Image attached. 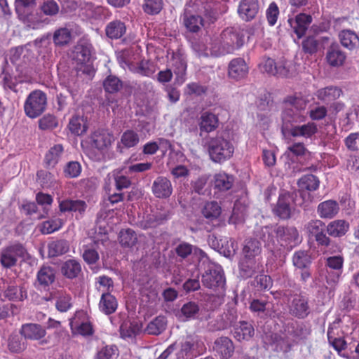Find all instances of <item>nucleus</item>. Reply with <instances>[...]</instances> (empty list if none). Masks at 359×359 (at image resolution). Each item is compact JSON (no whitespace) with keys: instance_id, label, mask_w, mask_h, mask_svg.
<instances>
[{"instance_id":"nucleus-3","label":"nucleus","mask_w":359,"mask_h":359,"mask_svg":"<svg viewBox=\"0 0 359 359\" xmlns=\"http://www.w3.org/2000/svg\"><path fill=\"white\" fill-rule=\"evenodd\" d=\"M285 109L282 112L281 130L284 135L286 131L298 123L306 121V116L302 110L306 107V102L298 97H290L285 100Z\"/></svg>"},{"instance_id":"nucleus-17","label":"nucleus","mask_w":359,"mask_h":359,"mask_svg":"<svg viewBox=\"0 0 359 359\" xmlns=\"http://www.w3.org/2000/svg\"><path fill=\"white\" fill-rule=\"evenodd\" d=\"M260 9L258 0H241L238 8L240 18L246 22L256 18Z\"/></svg>"},{"instance_id":"nucleus-30","label":"nucleus","mask_w":359,"mask_h":359,"mask_svg":"<svg viewBox=\"0 0 359 359\" xmlns=\"http://www.w3.org/2000/svg\"><path fill=\"white\" fill-rule=\"evenodd\" d=\"M118 307V302L116 297L109 292H104L102 294L99 302V309L106 315L114 313Z\"/></svg>"},{"instance_id":"nucleus-36","label":"nucleus","mask_w":359,"mask_h":359,"mask_svg":"<svg viewBox=\"0 0 359 359\" xmlns=\"http://www.w3.org/2000/svg\"><path fill=\"white\" fill-rule=\"evenodd\" d=\"M233 183V176L225 172L216 174L214 177V189L218 191L223 192L229 190Z\"/></svg>"},{"instance_id":"nucleus-51","label":"nucleus","mask_w":359,"mask_h":359,"mask_svg":"<svg viewBox=\"0 0 359 359\" xmlns=\"http://www.w3.org/2000/svg\"><path fill=\"white\" fill-rule=\"evenodd\" d=\"M194 343L192 341H185L180 344V347L176 353L177 359H193L194 353Z\"/></svg>"},{"instance_id":"nucleus-53","label":"nucleus","mask_w":359,"mask_h":359,"mask_svg":"<svg viewBox=\"0 0 359 359\" xmlns=\"http://www.w3.org/2000/svg\"><path fill=\"white\" fill-rule=\"evenodd\" d=\"M63 225L62 220L60 218H52L44 221L40 225V231L43 234H50L58 231Z\"/></svg>"},{"instance_id":"nucleus-35","label":"nucleus","mask_w":359,"mask_h":359,"mask_svg":"<svg viewBox=\"0 0 359 359\" xmlns=\"http://www.w3.org/2000/svg\"><path fill=\"white\" fill-rule=\"evenodd\" d=\"M200 306L195 302H188L182 306L179 317L183 321L197 319L200 314Z\"/></svg>"},{"instance_id":"nucleus-16","label":"nucleus","mask_w":359,"mask_h":359,"mask_svg":"<svg viewBox=\"0 0 359 359\" xmlns=\"http://www.w3.org/2000/svg\"><path fill=\"white\" fill-rule=\"evenodd\" d=\"M290 313L293 316L303 319L310 313L308 299L301 294H295L290 304Z\"/></svg>"},{"instance_id":"nucleus-13","label":"nucleus","mask_w":359,"mask_h":359,"mask_svg":"<svg viewBox=\"0 0 359 359\" xmlns=\"http://www.w3.org/2000/svg\"><path fill=\"white\" fill-rule=\"evenodd\" d=\"M20 334L25 339L39 341L40 345H45L49 342V337L45 339L46 335V328L38 323L23 324L20 330Z\"/></svg>"},{"instance_id":"nucleus-2","label":"nucleus","mask_w":359,"mask_h":359,"mask_svg":"<svg viewBox=\"0 0 359 359\" xmlns=\"http://www.w3.org/2000/svg\"><path fill=\"white\" fill-rule=\"evenodd\" d=\"M204 148L208 151L210 160L222 163L230 159L234 152V146L226 134L217 133L215 136L208 135L202 140Z\"/></svg>"},{"instance_id":"nucleus-29","label":"nucleus","mask_w":359,"mask_h":359,"mask_svg":"<svg viewBox=\"0 0 359 359\" xmlns=\"http://www.w3.org/2000/svg\"><path fill=\"white\" fill-rule=\"evenodd\" d=\"M60 272L66 278H76L81 273V264L76 259H68L61 264Z\"/></svg>"},{"instance_id":"nucleus-58","label":"nucleus","mask_w":359,"mask_h":359,"mask_svg":"<svg viewBox=\"0 0 359 359\" xmlns=\"http://www.w3.org/2000/svg\"><path fill=\"white\" fill-rule=\"evenodd\" d=\"M143 11L149 15H156L163 8L162 0H144Z\"/></svg>"},{"instance_id":"nucleus-8","label":"nucleus","mask_w":359,"mask_h":359,"mask_svg":"<svg viewBox=\"0 0 359 359\" xmlns=\"http://www.w3.org/2000/svg\"><path fill=\"white\" fill-rule=\"evenodd\" d=\"M292 265L295 270L299 271L300 281L306 283L312 276L311 266L312 257L309 251L299 250L295 251L292 257Z\"/></svg>"},{"instance_id":"nucleus-37","label":"nucleus","mask_w":359,"mask_h":359,"mask_svg":"<svg viewBox=\"0 0 359 359\" xmlns=\"http://www.w3.org/2000/svg\"><path fill=\"white\" fill-rule=\"evenodd\" d=\"M68 128L72 133L81 135L87 131V119L83 115L76 114L69 120Z\"/></svg>"},{"instance_id":"nucleus-1","label":"nucleus","mask_w":359,"mask_h":359,"mask_svg":"<svg viewBox=\"0 0 359 359\" xmlns=\"http://www.w3.org/2000/svg\"><path fill=\"white\" fill-rule=\"evenodd\" d=\"M243 43V33L233 27H228L211 40L210 54L215 57L229 54L240 48Z\"/></svg>"},{"instance_id":"nucleus-10","label":"nucleus","mask_w":359,"mask_h":359,"mask_svg":"<svg viewBox=\"0 0 359 359\" xmlns=\"http://www.w3.org/2000/svg\"><path fill=\"white\" fill-rule=\"evenodd\" d=\"M294 210L293 194L285 192L280 194L273 208V214L281 219H288L292 216Z\"/></svg>"},{"instance_id":"nucleus-25","label":"nucleus","mask_w":359,"mask_h":359,"mask_svg":"<svg viewBox=\"0 0 359 359\" xmlns=\"http://www.w3.org/2000/svg\"><path fill=\"white\" fill-rule=\"evenodd\" d=\"M55 280V269L46 265H43L37 272L36 281L39 286L46 289Z\"/></svg>"},{"instance_id":"nucleus-20","label":"nucleus","mask_w":359,"mask_h":359,"mask_svg":"<svg viewBox=\"0 0 359 359\" xmlns=\"http://www.w3.org/2000/svg\"><path fill=\"white\" fill-rule=\"evenodd\" d=\"M262 270L259 259L245 258L239 264V273L243 278H249Z\"/></svg>"},{"instance_id":"nucleus-52","label":"nucleus","mask_w":359,"mask_h":359,"mask_svg":"<svg viewBox=\"0 0 359 359\" xmlns=\"http://www.w3.org/2000/svg\"><path fill=\"white\" fill-rule=\"evenodd\" d=\"M221 207L216 201L206 203L202 210L203 216L210 220L217 219L221 215Z\"/></svg>"},{"instance_id":"nucleus-45","label":"nucleus","mask_w":359,"mask_h":359,"mask_svg":"<svg viewBox=\"0 0 359 359\" xmlns=\"http://www.w3.org/2000/svg\"><path fill=\"white\" fill-rule=\"evenodd\" d=\"M126 30L124 23L120 20L109 22L105 29L106 35L111 39H120L125 34Z\"/></svg>"},{"instance_id":"nucleus-26","label":"nucleus","mask_w":359,"mask_h":359,"mask_svg":"<svg viewBox=\"0 0 359 359\" xmlns=\"http://www.w3.org/2000/svg\"><path fill=\"white\" fill-rule=\"evenodd\" d=\"M339 211V205L336 201L327 200L320 203L317 208V212L323 219H332Z\"/></svg>"},{"instance_id":"nucleus-64","label":"nucleus","mask_w":359,"mask_h":359,"mask_svg":"<svg viewBox=\"0 0 359 359\" xmlns=\"http://www.w3.org/2000/svg\"><path fill=\"white\" fill-rule=\"evenodd\" d=\"M117 352L118 348L116 346H105L96 353L94 359H112L118 354Z\"/></svg>"},{"instance_id":"nucleus-56","label":"nucleus","mask_w":359,"mask_h":359,"mask_svg":"<svg viewBox=\"0 0 359 359\" xmlns=\"http://www.w3.org/2000/svg\"><path fill=\"white\" fill-rule=\"evenodd\" d=\"M71 37V32L67 28H60L54 32L53 42L56 46H62L70 41Z\"/></svg>"},{"instance_id":"nucleus-19","label":"nucleus","mask_w":359,"mask_h":359,"mask_svg":"<svg viewBox=\"0 0 359 359\" xmlns=\"http://www.w3.org/2000/svg\"><path fill=\"white\" fill-rule=\"evenodd\" d=\"M248 74V67L241 57L234 58L229 64L228 76L231 79L239 81L244 79Z\"/></svg>"},{"instance_id":"nucleus-7","label":"nucleus","mask_w":359,"mask_h":359,"mask_svg":"<svg viewBox=\"0 0 359 359\" xmlns=\"http://www.w3.org/2000/svg\"><path fill=\"white\" fill-rule=\"evenodd\" d=\"M47 107V95L40 90L31 92L24 103V111L27 116L35 118L41 116Z\"/></svg>"},{"instance_id":"nucleus-27","label":"nucleus","mask_w":359,"mask_h":359,"mask_svg":"<svg viewBox=\"0 0 359 359\" xmlns=\"http://www.w3.org/2000/svg\"><path fill=\"white\" fill-rule=\"evenodd\" d=\"M342 95L341 88L337 86H327L319 89L316 92L317 98L326 104H329L337 100Z\"/></svg>"},{"instance_id":"nucleus-12","label":"nucleus","mask_w":359,"mask_h":359,"mask_svg":"<svg viewBox=\"0 0 359 359\" xmlns=\"http://www.w3.org/2000/svg\"><path fill=\"white\" fill-rule=\"evenodd\" d=\"M274 232L281 245L289 250L300 243L298 231L294 226H278Z\"/></svg>"},{"instance_id":"nucleus-43","label":"nucleus","mask_w":359,"mask_h":359,"mask_svg":"<svg viewBox=\"0 0 359 359\" xmlns=\"http://www.w3.org/2000/svg\"><path fill=\"white\" fill-rule=\"evenodd\" d=\"M166 326V318L163 316H158L148 323L144 332L148 334L159 335L165 330Z\"/></svg>"},{"instance_id":"nucleus-18","label":"nucleus","mask_w":359,"mask_h":359,"mask_svg":"<svg viewBox=\"0 0 359 359\" xmlns=\"http://www.w3.org/2000/svg\"><path fill=\"white\" fill-rule=\"evenodd\" d=\"M59 210L61 213L74 212L77 215L76 218L79 217H82L87 209L88 205L86 201L83 200H73V199H64L59 201Z\"/></svg>"},{"instance_id":"nucleus-9","label":"nucleus","mask_w":359,"mask_h":359,"mask_svg":"<svg viewBox=\"0 0 359 359\" xmlns=\"http://www.w3.org/2000/svg\"><path fill=\"white\" fill-rule=\"evenodd\" d=\"M27 250L22 244L15 243L4 248L0 252V262L4 268H11L16 265L18 258H25Z\"/></svg>"},{"instance_id":"nucleus-44","label":"nucleus","mask_w":359,"mask_h":359,"mask_svg":"<svg viewBox=\"0 0 359 359\" xmlns=\"http://www.w3.org/2000/svg\"><path fill=\"white\" fill-rule=\"evenodd\" d=\"M183 23L187 30L196 33L203 26V20L200 15L185 13Z\"/></svg>"},{"instance_id":"nucleus-4","label":"nucleus","mask_w":359,"mask_h":359,"mask_svg":"<svg viewBox=\"0 0 359 359\" xmlns=\"http://www.w3.org/2000/svg\"><path fill=\"white\" fill-rule=\"evenodd\" d=\"M114 142V135L107 130H98L95 131L89 137L90 148L88 151V156L94 161H104L107 154Z\"/></svg>"},{"instance_id":"nucleus-33","label":"nucleus","mask_w":359,"mask_h":359,"mask_svg":"<svg viewBox=\"0 0 359 359\" xmlns=\"http://www.w3.org/2000/svg\"><path fill=\"white\" fill-rule=\"evenodd\" d=\"M209 243H211L214 249L217 250L220 254H222L226 257H230L235 252L233 242L231 240L228 241L227 238L220 239L219 241L215 237L210 238Z\"/></svg>"},{"instance_id":"nucleus-34","label":"nucleus","mask_w":359,"mask_h":359,"mask_svg":"<svg viewBox=\"0 0 359 359\" xmlns=\"http://www.w3.org/2000/svg\"><path fill=\"white\" fill-rule=\"evenodd\" d=\"M166 216L161 213L147 214L137 222V226L142 229L155 228L166 220Z\"/></svg>"},{"instance_id":"nucleus-41","label":"nucleus","mask_w":359,"mask_h":359,"mask_svg":"<svg viewBox=\"0 0 359 359\" xmlns=\"http://www.w3.org/2000/svg\"><path fill=\"white\" fill-rule=\"evenodd\" d=\"M219 120L217 116L210 112H205L201 116L200 130L206 133H210L218 127Z\"/></svg>"},{"instance_id":"nucleus-50","label":"nucleus","mask_w":359,"mask_h":359,"mask_svg":"<svg viewBox=\"0 0 359 359\" xmlns=\"http://www.w3.org/2000/svg\"><path fill=\"white\" fill-rule=\"evenodd\" d=\"M104 90L111 94L116 93L123 88L122 81L114 75H109L103 81Z\"/></svg>"},{"instance_id":"nucleus-60","label":"nucleus","mask_w":359,"mask_h":359,"mask_svg":"<svg viewBox=\"0 0 359 359\" xmlns=\"http://www.w3.org/2000/svg\"><path fill=\"white\" fill-rule=\"evenodd\" d=\"M302 46L304 53L311 55L318 51L319 42L315 37L309 36L302 41Z\"/></svg>"},{"instance_id":"nucleus-42","label":"nucleus","mask_w":359,"mask_h":359,"mask_svg":"<svg viewBox=\"0 0 359 359\" xmlns=\"http://www.w3.org/2000/svg\"><path fill=\"white\" fill-rule=\"evenodd\" d=\"M69 250V243L64 239L53 241L48 245V253L50 257L62 255L67 253Z\"/></svg>"},{"instance_id":"nucleus-49","label":"nucleus","mask_w":359,"mask_h":359,"mask_svg":"<svg viewBox=\"0 0 359 359\" xmlns=\"http://www.w3.org/2000/svg\"><path fill=\"white\" fill-rule=\"evenodd\" d=\"M119 243L124 248H132L137 242V235L133 229L121 230L118 236Z\"/></svg>"},{"instance_id":"nucleus-47","label":"nucleus","mask_w":359,"mask_h":359,"mask_svg":"<svg viewBox=\"0 0 359 359\" xmlns=\"http://www.w3.org/2000/svg\"><path fill=\"white\" fill-rule=\"evenodd\" d=\"M261 244L256 239L246 241L243 249L244 257L250 259H257V257L261 253Z\"/></svg>"},{"instance_id":"nucleus-40","label":"nucleus","mask_w":359,"mask_h":359,"mask_svg":"<svg viewBox=\"0 0 359 359\" xmlns=\"http://www.w3.org/2000/svg\"><path fill=\"white\" fill-rule=\"evenodd\" d=\"M123 62L128 67L130 72L135 74L149 77L154 73V69L148 60H141L136 64H128L123 60Z\"/></svg>"},{"instance_id":"nucleus-54","label":"nucleus","mask_w":359,"mask_h":359,"mask_svg":"<svg viewBox=\"0 0 359 359\" xmlns=\"http://www.w3.org/2000/svg\"><path fill=\"white\" fill-rule=\"evenodd\" d=\"M36 182L42 188H50L54 185L56 179L49 171L41 170L36 172Z\"/></svg>"},{"instance_id":"nucleus-28","label":"nucleus","mask_w":359,"mask_h":359,"mask_svg":"<svg viewBox=\"0 0 359 359\" xmlns=\"http://www.w3.org/2000/svg\"><path fill=\"white\" fill-rule=\"evenodd\" d=\"M349 223L344 219H336L330 222L326 226V231L329 236L340 238L346 235L349 230Z\"/></svg>"},{"instance_id":"nucleus-55","label":"nucleus","mask_w":359,"mask_h":359,"mask_svg":"<svg viewBox=\"0 0 359 359\" xmlns=\"http://www.w3.org/2000/svg\"><path fill=\"white\" fill-rule=\"evenodd\" d=\"M4 296L8 300L11 301H22L27 298V292L23 288L19 290L16 286L9 285L4 292Z\"/></svg>"},{"instance_id":"nucleus-31","label":"nucleus","mask_w":359,"mask_h":359,"mask_svg":"<svg viewBox=\"0 0 359 359\" xmlns=\"http://www.w3.org/2000/svg\"><path fill=\"white\" fill-rule=\"evenodd\" d=\"M346 57L345 53L337 45H332L327 51L326 60L327 63L332 67L341 66Z\"/></svg>"},{"instance_id":"nucleus-62","label":"nucleus","mask_w":359,"mask_h":359,"mask_svg":"<svg viewBox=\"0 0 359 359\" xmlns=\"http://www.w3.org/2000/svg\"><path fill=\"white\" fill-rule=\"evenodd\" d=\"M276 66V62H275L274 60L269 57H263L259 64V69L263 73L274 76L277 73Z\"/></svg>"},{"instance_id":"nucleus-24","label":"nucleus","mask_w":359,"mask_h":359,"mask_svg":"<svg viewBox=\"0 0 359 359\" xmlns=\"http://www.w3.org/2000/svg\"><path fill=\"white\" fill-rule=\"evenodd\" d=\"M311 21V16L305 13L297 15L294 20H289V22L293 28L294 32L299 39L304 35Z\"/></svg>"},{"instance_id":"nucleus-22","label":"nucleus","mask_w":359,"mask_h":359,"mask_svg":"<svg viewBox=\"0 0 359 359\" xmlns=\"http://www.w3.org/2000/svg\"><path fill=\"white\" fill-rule=\"evenodd\" d=\"M214 349L219 354L222 359H229L233 355L235 347L230 338L221 337L215 341Z\"/></svg>"},{"instance_id":"nucleus-5","label":"nucleus","mask_w":359,"mask_h":359,"mask_svg":"<svg viewBox=\"0 0 359 359\" xmlns=\"http://www.w3.org/2000/svg\"><path fill=\"white\" fill-rule=\"evenodd\" d=\"M94 48L90 40L82 38L78 41L72 53V59L80 67H77V72H81L89 76H92L95 69L92 65Z\"/></svg>"},{"instance_id":"nucleus-48","label":"nucleus","mask_w":359,"mask_h":359,"mask_svg":"<svg viewBox=\"0 0 359 359\" xmlns=\"http://www.w3.org/2000/svg\"><path fill=\"white\" fill-rule=\"evenodd\" d=\"M297 184L301 189L313 191L318 189L320 181L316 176L309 174L302 176L298 180Z\"/></svg>"},{"instance_id":"nucleus-15","label":"nucleus","mask_w":359,"mask_h":359,"mask_svg":"<svg viewBox=\"0 0 359 359\" xmlns=\"http://www.w3.org/2000/svg\"><path fill=\"white\" fill-rule=\"evenodd\" d=\"M236 320V311L233 309H228L222 314L219 315L215 319L210 321L208 323V328L212 332L224 330L233 326Z\"/></svg>"},{"instance_id":"nucleus-39","label":"nucleus","mask_w":359,"mask_h":359,"mask_svg":"<svg viewBox=\"0 0 359 359\" xmlns=\"http://www.w3.org/2000/svg\"><path fill=\"white\" fill-rule=\"evenodd\" d=\"M63 151L61 144H55L50 147L44 157V163L46 168H53L58 163Z\"/></svg>"},{"instance_id":"nucleus-59","label":"nucleus","mask_w":359,"mask_h":359,"mask_svg":"<svg viewBox=\"0 0 359 359\" xmlns=\"http://www.w3.org/2000/svg\"><path fill=\"white\" fill-rule=\"evenodd\" d=\"M258 236L259 238L264 243V245L266 248H268L270 250H273L275 241L272 229L271 227H262Z\"/></svg>"},{"instance_id":"nucleus-61","label":"nucleus","mask_w":359,"mask_h":359,"mask_svg":"<svg viewBox=\"0 0 359 359\" xmlns=\"http://www.w3.org/2000/svg\"><path fill=\"white\" fill-rule=\"evenodd\" d=\"M292 64L290 61L281 60L276 62V70L277 73L274 76L288 77L292 74Z\"/></svg>"},{"instance_id":"nucleus-14","label":"nucleus","mask_w":359,"mask_h":359,"mask_svg":"<svg viewBox=\"0 0 359 359\" xmlns=\"http://www.w3.org/2000/svg\"><path fill=\"white\" fill-rule=\"evenodd\" d=\"M29 44L17 46L10 50L9 59L11 62L16 65V69L23 73L20 68L27 65L33 58V52L28 48Z\"/></svg>"},{"instance_id":"nucleus-11","label":"nucleus","mask_w":359,"mask_h":359,"mask_svg":"<svg viewBox=\"0 0 359 359\" xmlns=\"http://www.w3.org/2000/svg\"><path fill=\"white\" fill-rule=\"evenodd\" d=\"M35 5V0H15V11L19 19L32 29H37L40 25L39 22L34 21V15L31 11Z\"/></svg>"},{"instance_id":"nucleus-32","label":"nucleus","mask_w":359,"mask_h":359,"mask_svg":"<svg viewBox=\"0 0 359 359\" xmlns=\"http://www.w3.org/2000/svg\"><path fill=\"white\" fill-rule=\"evenodd\" d=\"M255 330L251 323L246 321H241L238 325L234 326L233 337L241 341L249 340L253 337Z\"/></svg>"},{"instance_id":"nucleus-46","label":"nucleus","mask_w":359,"mask_h":359,"mask_svg":"<svg viewBox=\"0 0 359 359\" xmlns=\"http://www.w3.org/2000/svg\"><path fill=\"white\" fill-rule=\"evenodd\" d=\"M171 67L174 73L180 78H182L187 71V61L180 53H173L171 57Z\"/></svg>"},{"instance_id":"nucleus-38","label":"nucleus","mask_w":359,"mask_h":359,"mask_svg":"<svg viewBox=\"0 0 359 359\" xmlns=\"http://www.w3.org/2000/svg\"><path fill=\"white\" fill-rule=\"evenodd\" d=\"M339 37L341 45L348 50H353L359 47V37L353 31L342 30L340 32Z\"/></svg>"},{"instance_id":"nucleus-21","label":"nucleus","mask_w":359,"mask_h":359,"mask_svg":"<svg viewBox=\"0 0 359 359\" xmlns=\"http://www.w3.org/2000/svg\"><path fill=\"white\" fill-rule=\"evenodd\" d=\"M152 192L159 198H168L172 192L170 181L164 177H158L153 182Z\"/></svg>"},{"instance_id":"nucleus-63","label":"nucleus","mask_w":359,"mask_h":359,"mask_svg":"<svg viewBox=\"0 0 359 359\" xmlns=\"http://www.w3.org/2000/svg\"><path fill=\"white\" fill-rule=\"evenodd\" d=\"M41 11L46 15L55 16L60 11L59 5L54 0H46L40 6Z\"/></svg>"},{"instance_id":"nucleus-57","label":"nucleus","mask_w":359,"mask_h":359,"mask_svg":"<svg viewBox=\"0 0 359 359\" xmlns=\"http://www.w3.org/2000/svg\"><path fill=\"white\" fill-rule=\"evenodd\" d=\"M121 142L127 148L133 147L139 143L140 137L136 132L127 130L122 134Z\"/></svg>"},{"instance_id":"nucleus-23","label":"nucleus","mask_w":359,"mask_h":359,"mask_svg":"<svg viewBox=\"0 0 359 359\" xmlns=\"http://www.w3.org/2000/svg\"><path fill=\"white\" fill-rule=\"evenodd\" d=\"M318 131L317 126L315 123L309 122L306 124L298 123L286 131V134H289L294 137H303L309 138Z\"/></svg>"},{"instance_id":"nucleus-6","label":"nucleus","mask_w":359,"mask_h":359,"mask_svg":"<svg viewBox=\"0 0 359 359\" xmlns=\"http://www.w3.org/2000/svg\"><path fill=\"white\" fill-rule=\"evenodd\" d=\"M201 282L205 287L217 295H223L225 292L226 277L222 267L219 264H209L202 273Z\"/></svg>"}]
</instances>
